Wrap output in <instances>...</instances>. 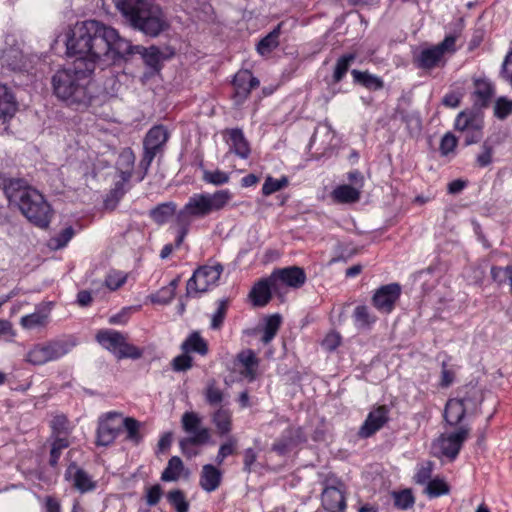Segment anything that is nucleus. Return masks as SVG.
<instances>
[{
  "label": "nucleus",
  "instance_id": "obj_1",
  "mask_svg": "<svg viewBox=\"0 0 512 512\" xmlns=\"http://www.w3.org/2000/svg\"><path fill=\"white\" fill-rule=\"evenodd\" d=\"M128 40L116 29L97 20L77 23L67 41L69 55L83 61L88 71H94L103 57L116 61L118 54L127 52Z\"/></svg>",
  "mask_w": 512,
  "mask_h": 512
},
{
  "label": "nucleus",
  "instance_id": "obj_2",
  "mask_svg": "<svg viewBox=\"0 0 512 512\" xmlns=\"http://www.w3.org/2000/svg\"><path fill=\"white\" fill-rule=\"evenodd\" d=\"M0 188L9 205L17 208L32 224L40 228L48 227L53 211L44 196L26 180L0 176Z\"/></svg>",
  "mask_w": 512,
  "mask_h": 512
},
{
  "label": "nucleus",
  "instance_id": "obj_3",
  "mask_svg": "<svg viewBox=\"0 0 512 512\" xmlns=\"http://www.w3.org/2000/svg\"><path fill=\"white\" fill-rule=\"evenodd\" d=\"M83 61H75L73 67L58 70L52 77L55 96L75 109L89 107L94 98V85Z\"/></svg>",
  "mask_w": 512,
  "mask_h": 512
},
{
  "label": "nucleus",
  "instance_id": "obj_4",
  "mask_svg": "<svg viewBox=\"0 0 512 512\" xmlns=\"http://www.w3.org/2000/svg\"><path fill=\"white\" fill-rule=\"evenodd\" d=\"M123 18L147 36L157 37L168 24L161 7L150 0H115Z\"/></svg>",
  "mask_w": 512,
  "mask_h": 512
},
{
  "label": "nucleus",
  "instance_id": "obj_5",
  "mask_svg": "<svg viewBox=\"0 0 512 512\" xmlns=\"http://www.w3.org/2000/svg\"><path fill=\"white\" fill-rule=\"evenodd\" d=\"M233 198L229 189L217 190L213 193L193 194L178 212L177 223H190L192 218H204L212 213L225 209Z\"/></svg>",
  "mask_w": 512,
  "mask_h": 512
},
{
  "label": "nucleus",
  "instance_id": "obj_6",
  "mask_svg": "<svg viewBox=\"0 0 512 512\" xmlns=\"http://www.w3.org/2000/svg\"><path fill=\"white\" fill-rule=\"evenodd\" d=\"M76 345L77 339L72 335L37 343L27 352L25 361L37 366L57 361L72 351Z\"/></svg>",
  "mask_w": 512,
  "mask_h": 512
},
{
  "label": "nucleus",
  "instance_id": "obj_7",
  "mask_svg": "<svg viewBox=\"0 0 512 512\" xmlns=\"http://www.w3.org/2000/svg\"><path fill=\"white\" fill-rule=\"evenodd\" d=\"M181 426L188 437L179 441L180 449L188 457L195 456L197 453L192 452L190 447L208 443L211 438L210 430L203 425L202 418L193 411L185 412L182 415Z\"/></svg>",
  "mask_w": 512,
  "mask_h": 512
},
{
  "label": "nucleus",
  "instance_id": "obj_8",
  "mask_svg": "<svg viewBox=\"0 0 512 512\" xmlns=\"http://www.w3.org/2000/svg\"><path fill=\"white\" fill-rule=\"evenodd\" d=\"M456 37L447 36L437 45L424 48L413 57V63L417 68L422 70H432L435 68L444 67L446 64V54H453L455 48Z\"/></svg>",
  "mask_w": 512,
  "mask_h": 512
},
{
  "label": "nucleus",
  "instance_id": "obj_9",
  "mask_svg": "<svg viewBox=\"0 0 512 512\" xmlns=\"http://www.w3.org/2000/svg\"><path fill=\"white\" fill-rule=\"evenodd\" d=\"M168 139L169 132L167 128L163 125H155L147 132L143 141V157L139 163L140 168L144 172L143 176L141 177V180L147 174L154 158L159 153L163 152L164 146Z\"/></svg>",
  "mask_w": 512,
  "mask_h": 512
},
{
  "label": "nucleus",
  "instance_id": "obj_10",
  "mask_svg": "<svg viewBox=\"0 0 512 512\" xmlns=\"http://www.w3.org/2000/svg\"><path fill=\"white\" fill-rule=\"evenodd\" d=\"M222 271L223 267L219 264L215 266L205 265L196 269L192 277L187 281L186 296L196 297L215 287Z\"/></svg>",
  "mask_w": 512,
  "mask_h": 512
},
{
  "label": "nucleus",
  "instance_id": "obj_11",
  "mask_svg": "<svg viewBox=\"0 0 512 512\" xmlns=\"http://www.w3.org/2000/svg\"><path fill=\"white\" fill-rule=\"evenodd\" d=\"M469 434L470 428L468 426H460L453 432L441 434L434 442L433 448L442 456L455 459Z\"/></svg>",
  "mask_w": 512,
  "mask_h": 512
},
{
  "label": "nucleus",
  "instance_id": "obj_12",
  "mask_svg": "<svg viewBox=\"0 0 512 512\" xmlns=\"http://www.w3.org/2000/svg\"><path fill=\"white\" fill-rule=\"evenodd\" d=\"M482 128V117L473 111H462L456 117L455 129L464 133V141L467 146L480 141Z\"/></svg>",
  "mask_w": 512,
  "mask_h": 512
},
{
  "label": "nucleus",
  "instance_id": "obj_13",
  "mask_svg": "<svg viewBox=\"0 0 512 512\" xmlns=\"http://www.w3.org/2000/svg\"><path fill=\"white\" fill-rule=\"evenodd\" d=\"M123 424L122 414L108 412L104 414L98 424L97 444L107 446L111 444L120 433Z\"/></svg>",
  "mask_w": 512,
  "mask_h": 512
},
{
  "label": "nucleus",
  "instance_id": "obj_14",
  "mask_svg": "<svg viewBox=\"0 0 512 512\" xmlns=\"http://www.w3.org/2000/svg\"><path fill=\"white\" fill-rule=\"evenodd\" d=\"M306 279L305 271L298 266L276 269L271 273V281L277 285L278 290L281 286L299 289L305 284Z\"/></svg>",
  "mask_w": 512,
  "mask_h": 512
},
{
  "label": "nucleus",
  "instance_id": "obj_15",
  "mask_svg": "<svg viewBox=\"0 0 512 512\" xmlns=\"http://www.w3.org/2000/svg\"><path fill=\"white\" fill-rule=\"evenodd\" d=\"M401 294V287L397 283H391L380 287L372 298L374 307L382 313H390Z\"/></svg>",
  "mask_w": 512,
  "mask_h": 512
},
{
  "label": "nucleus",
  "instance_id": "obj_16",
  "mask_svg": "<svg viewBox=\"0 0 512 512\" xmlns=\"http://www.w3.org/2000/svg\"><path fill=\"white\" fill-rule=\"evenodd\" d=\"M389 409L387 406H378L366 417V420L359 429L358 435L362 438H368L380 430L389 419Z\"/></svg>",
  "mask_w": 512,
  "mask_h": 512
},
{
  "label": "nucleus",
  "instance_id": "obj_17",
  "mask_svg": "<svg viewBox=\"0 0 512 512\" xmlns=\"http://www.w3.org/2000/svg\"><path fill=\"white\" fill-rule=\"evenodd\" d=\"M259 80L253 76L249 70H240L236 73L233 80L235 88L234 99L236 104H241L245 101L251 90L259 86Z\"/></svg>",
  "mask_w": 512,
  "mask_h": 512
},
{
  "label": "nucleus",
  "instance_id": "obj_18",
  "mask_svg": "<svg viewBox=\"0 0 512 512\" xmlns=\"http://www.w3.org/2000/svg\"><path fill=\"white\" fill-rule=\"evenodd\" d=\"M128 46V51L123 54H118L117 60L128 59L134 55H140L148 67L153 70H158L160 64V51L158 48L154 46L146 48L140 45H132L129 41Z\"/></svg>",
  "mask_w": 512,
  "mask_h": 512
},
{
  "label": "nucleus",
  "instance_id": "obj_19",
  "mask_svg": "<svg viewBox=\"0 0 512 512\" xmlns=\"http://www.w3.org/2000/svg\"><path fill=\"white\" fill-rule=\"evenodd\" d=\"M65 479L71 482L72 486L81 493L92 491L96 487V483L88 473L75 463L68 466L65 472Z\"/></svg>",
  "mask_w": 512,
  "mask_h": 512
},
{
  "label": "nucleus",
  "instance_id": "obj_20",
  "mask_svg": "<svg viewBox=\"0 0 512 512\" xmlns=\"http://www.w3.org/2000/svg\"><path fill=\"white\" fill-rule=\"evenodd\" d=\"M457 398L462 402L468 414H474L478 411L484 395L477 385L469 384L460 389Z\"/></svg>",
  "mask_w": 512,
  "mask_h": 512
},
{
  "label": "nucleus",
  "instance_id": "obj_21",
  "mask_svg": "<svg viewBox=\"0 0 512 512\" xmlns=\"http://www.w3.org/2000/svg\"><path fill=\"white\" fill-rule=\"evenodd\" d=\"M278 292L277 285L272 283L271 275L259 280L250 291L249 297L255 306L263 307L271 299V291Z\"/></svg>",
  "mask_w": 512,
  "mask_h": 512
},
{
  "label": "nucleus",
  "instance_id": "obj_22",
  "mask_svg": "<svg viewBox=\"0 0 512 512\" xmlns=\"http://www.w3.org/2000/svg\"><path fill=\"white\" fill-rule=\"evenodd\" d=\"M322 506L327 512H344L346 502L343 491L334 486L326 487L322 492Z\"/></svg>",
  "mask_w": 512,
  "mask_h": 512
},
{
  "label": "nucleus",
  "instance_id": "obj_23",
  "mask_svg": "<svg viewBox=\"0 0 512 512\" xmlns=\"http://www.w3.org/2000/svg\"><path fill=\"white\" fill-rule=\"evenodd\" d=\"M226 134L228 135L227 144L229 145V151L242 159H247L250 155L251 149L243 131L241 129L234 128L227 130Z\"/></svg>",
  "mask_w": 512,
  "mask_h": 512
},
{
  "label": "nucleus",
  "instance_id": "obj_24",
  "mask_svg": "<svg viewBox=\"0 0 512 512\" xmlns=\"http://www.w3.org/2000/svg\"><path fill=\"white\" fill-rule=\"evenodd\" d=\"M304 440L305 437L301 428H290L273 444L272 450L279 455H285L293 445L303 442Z\"/></svg>",
  "mask_w": 512,
  "mask_h": 512
},
{
  "label": "nucleus",
  "instance_id": "obj_25",
  "mask_svg": "<svg viewBox=\"0 0 512 512\" xmlns=\"http://www.w3.org/2000/svg\"><path fill=\"white\" fill-rule=\"evenodd\" d=\"M222 472L212 464L202 467L199 485L206 492L215 491L221 484Z\"/></svg>",
  "mask_w": 512,
  "mask_h": 512
},
{
  "label": "nucleus",
  "instance_id": "obj_26",
  "mask_svg": "<svg viewBox=\"0 0 512 512\" xmlns=\"http://www.w3.org/2000/svg\"><path fill=\"white\" fill-rule=\"evenodd\" d=\"M466 414H468V411L457 397L447 401L444 410V419L448 425H458Z\"/></svg>",
  "mask_w": 512,
  "mask_h": 512
},
{
  "label": "nucleus",
  "instance_id": "obj_27",
  "mask_svg": "<svg viewBox=\"0 0 512 512\" xmlns=\"http://www.w3.org/2000/svg\"><path fill=\"white\" fill-rule=\"evenodd\" d=\"M16 111L14 96L8 87L0 83V123L4 124Z\"/></svg>",
  "mask_w": 512,
  "mask_h": 512
},
{
  "label": "nucleus",
  "instance_id": "obj_28",
  "mask_svg": "<svg viewBox=\"0 0 512 512\" xmlns=\"http://www.w3.org/2000/svg\"><path fill=\"white\" fill-rule=\"evenodd\" d=\"M212 423L220 437L226 436L232 430V412L224 407H219L212 414Z\"/></svg>",
  "mask_w": 512,
  "mask_h": 512
},
{
  "label": "nucleus",
  "instance_id": "obj_29",
  "mask_svg": "<svg viewBox=\"0 0 512 512\" xmlns=\"http://www.w3.org/2000/svg\"><path fill=\"white\" fill-rule=\"evenodd\" d=\"M474 87V104L479 107L486 106L494 93L492 84L486 79H476Z\"/></svg>",
  "mask_w": 512,
  "mask_h": 512
},
{
  "label": "nucleus",
  "instance_id": "obj_30",
  "mask_svg": "<svg viewBox=\"0 0 512 512\" xmlns=\"http://www.w3.org/2000/svg\"><path fill=\"white\" fill-rule=\"evenodd\" d=\"M124 336L125 335L119 331L100 330L96 335V339L105 349L116 354Z\"/></svg>",
  "mask_w": 512,
  "mask_h": 512
},
{
  "label": "nucleus",
  "instance_id": "obj_31",
  "mask_svg": "<svg viewBox=\"0 0 512 512\" xmlns=\"http://www.w3.org/2000/svg\"><path fill=\"white\" fill-rule=\"evenodd\" d=\"M238 361L243 366L241 374L253 380L259 365L258 358L252 350H245L238 354Z\"/></svg>",
  "mask_w": 512,
  "mask_h": 512
},
{
  "label": "nucleus",
  "instance_id": "obj_32",
  "mask_svg": "<svg viewBox=\"0 0 512 512\" xmlns=\"http://www.w3.org/2000/svg\"><path fill=\"white\" fill-rule=\"evenodd\" d=\"M49 312L45 310H36L35 312L25 315L20 319V325L26 330H34L43 328L48 324Z\"/></svg>",
  "mask_w": 512,
  "mask_h": 512
},
{
  "label": "nucleus",
  "instance_id": "obj_33",
  "mask_svg": "<svg viewBox=\"0 0 512 512\" xmlns=\"http://www.w3.org/2000/svg\"><path fill=\"white\" fill-rule=\"evenodd\" d=\"M135 163V155L131 149L122 151L117 160V168L124 182L130 180Z\"/></svg>",
  "mask_w": 512,
  "mask_h": 512
},
{
  "label": "nucleus",
  "instance_id": "obj_34",
  "mask_svg": "<svg viewBox=\"0 0 512 512\" xmlns=\"http://www.w3.org/2000/svg\"><path fill=\"white\" fill-rule=\"evenodd\" d=\"M332 197L339 203H354L360 198V190L350 185H340L333 190Z\"/></svg>",
  "mask_w": 512,
  "mask_h": 512
},
{
  "label": "nucleus",
  "instance_id": "obj_35",
  "mask_svg": "<svg viewBox=\"0 0 512 512\" xmlns=\"http://www.w3.org/2000/svg\"><path fill=\"white\" fill-rule=\"evenodd\" d=\"M355 82L363 85L371 90H380L383 88L384 83L381 78L370 74L367 71L352 70L351 72Z\"/></svg>",
  "mask_w": 512,
  "mask_h": 512
},
{
  "label": "nucleus",
  "instance_id": "obj_36",
  "mask_svg": "<svg viewBox=\"0 0 512 512\" xmlns=\"http://www.w3.org/2000/svg\"><path fill=\"white\" fill-rule=\"evenodd\" d=\"M185 353L197 352L201 355H206L208 352V346L206 341L199 335V333H192L181 346Z\"/></svg>",
  "mask_w": 512,
  "mask_h": 512
},
{
  "label": "nucleus",
  "instance_id": "obj_37",
  "mask_svg": "<svg viewBox=\"0 0 512 512\" xmlns=\"http://www.w3.org/2000/svg\"><path fill=\"white\" fill-rule=\"evenodd\" d=\"M176 211V204L173 202H167L159 204L157 207L151 210L150 215L152 219L158 223H166Z\"/></svg>",
  "mask_w": 512,
  "mask_h": 512
},
{
  "label": "nucleus",
  "instance_id": "obj_38",
  "mask_svg": "<svg viewBox=\"0 0 512 512\" xmlns=\"http://www.w3.org/2000/svg\"><path fill=\"white\" fill-rule=\"evenodd\" d=\"M184 469L182 460L178 456H173L167 464L161 475V480L170 482L176 481L180 478V475Z\"/></svg>",
  "mask_w": 512,
  "mask_h": 512
},
{
  "label": "nucleus",
  "instance_id": "obj_39",
  "mask_svg": "<svg viewBox=\"0 0 512 512\" xmlns=\"http://www.w3.org/2000/svg\"><path fill=\"white\" fill-rule=\"evenodd\" d=\"M394 505L400 510L412 508L415 504V497L411 489L392 492Z\"/></svg>",
  "mask_w": 512,
  "mask_h": 512
},
{
  "label": "nucleus",
  "instance_id": "obj_40",
  "mask_svg": "<svg viewBox=\"0 0 512 512\" xmlns=\"http://www.w3.org/2000/svg\"><path fill=\"white\" fill-rule=\"evenodd\" d=\"M2 61L12 70H22L25 68L24 57L17 49H8L3 51Z\"/></svg>",
  "mask_w": 512,
  "mask_h": 512
},
{
  "label": "nucleus",
  "instance_id": "obj_41",
  "mask_svg": "<svg viewBox=\"0 0 512 512\" xmlns=\"http://www.w3.org/2000/svg\"><path fill=\"white\" fill-rule=\"evenodd\" d=\"M206 402L211 406L220 405L225 398L222 390L216 385L215 380H210L204 391Z\"/></svg>",
  "mask_w": 512,
  "mask_h": 512
},
{
  "label": "nucleus",
  "instance_id": "obj_42",
  "mask_svg": "<svg viewBox=\"0 0 512 512\" xmlns=\"http://www.w3.org/2000/svg\"><path fill=\"white\" fill-rule=\"evenodd\" d=\"M238 447V440L234 436L227 437L226 441L223 442L218 450L215 461L218 465H221L225 458L236 453Z\"/></svg>",
  "mask_w": 512,
  "mask_h": 512
},
{
  "label": "nucleus",
  "instance_id": "obj_43",
  "mask_svg": "<svg viewBox=\"0 0 512 512\" xmlns=\"http://www.w3.org/2000/svg\"><path fill=\"white\" fill-rule=\"evenodd\" d=\"M202 180L205 183L222 186L230 181V174L219 169L210 171L207 169L203 170Z\"/></svg>",
  "mask_w": 512,
  "mask_h": 512
},
{
  "label": "nucleus",
  "instance_id": "obj_44",
  "mask_svg": "<svg viewBox=\"0 0 512 512\" xmlns=\"http://www.w3.org/2000/svg\"><path fill=\"white\" fill-rule=\"evenodd\" d=\"M280 325V315L274 314L266 318L264 334L261 339L264 344H268L275 337L280 328Z\"/></svg>",
  "mask_w": 512,
  "mask_h": 512
},
{
  "label": "nucleus",
  "instance_id": "obj_45",
  "mask_svg": "<svg viewBox=\"0 0 512 512\" xmlns=\"http://www.w3.org/2000/svg\"><path fill=\"white\" fill-rule=\"evenodd\" d=\"M115 355L118 359H123V358L139 359L142 357L143 352L141 349H139L135 345L128 343L127 337L124 336L123 341L121 342Z\"/></svg>",
  "mask_w": 512,
  "mask_h": 512
},
{
  "label": "nucleus",
  "instance_id": "obj_46",
  "mask_svg": "<svg viewBox=\"0 0 512 512\" xmlns=\"http://www.w3.org/2000/svg\"><path fill=\"white\" fill-rule=\"evenodd\" d=\"M167 500L176 509V512H188L189 502L186 500L183 491L179 489L171 490L167 494Z\"/></svg>",
  "mask_w": 512,
  "mask_h": 512
},
{
  "label": "nucleus",
  "instance_id": "obj_47",
  "mask_svg": "<svg viewBox=\"0 0 512 512\" xmlns=\"http://www.w3.org/2000/svg\"><path fill=\"white\" fill-rule=\"evenodd\" d=\"M450 491L448 484L442 479L430 480L425 487L424 492L430 497L435 498L441 495H446Z\"/></svg>",
  "mask_w": 512,
  "mask_h": 512
},
{
  "label": "nucleus",
  "instance_id": "obj_48",
  "mask_svg": "<svg viewBox=\"0 0 512 512\" xmlns=\"http://www.w3.org/2000/svg\"><path fill=\"white\" fill-rule=\"evenodd\" d=\"M288 185L287 177L283 176L280 179H274L271 176H267L262 186V193L265 196H269L277 191L282 190Z\"/></svg>",
  "mask_w": 512,
  "mask_h": 512
},
{
  "label": "nucleus",
  "instance_id": "obj_49",
  "mask_svg": "<svg viewBox=\"0 0 512 512\" xmlns=\"http://www.w3.org/2000/svg\"><path fill=\"white\" fill-rule=\"evenodd\" d=\"M73 236L74 229L71 226L66 227L58 235L49 240V247L55 250L61 249L67 245Z\"/></svg>",
  "mask_w": 512,
  "mask_h": 512
},
{
  "label": "nucleus",
  "instance_id": "obj_50",
  "mask_svg": "<svg viewBox=\"0 0 512 512\" xmlns=\"http://www.w3.org/2000/svg\"><path fill=\"white\" fill-rule=\"evenodd\" d=\"M68 446L69 441L67 439V436H55V440L52 443L50 451L49 463L51 466H55L57 464L62 450L67 448Z\"/></svg>",
  "mask_w": 512,
  "mask_h": 512
},
{
  "label": "nucleus",
  "instance_id": "obj_51",
  "mask_svg": "<svg viewBox=\"0 0 512 512\" xmlns=\"http://www.w3.org/2000/svg\"><path fill=\"white\" fill-rule=\"evenodd\" d=\"M354 54H346L340 57L336 63L333 78L335 82H340L345 76L346 72L349 69V66L352 61H354Z\"/></svg>",
  "mask_w": 512,
  "mask_h": 512
},
{
  "label": "nucleus",
  "instance_id": "obj_52",
  "mask_svg": "<svg viewBox=\"0 0 512 512\" xmlns=\"http://www.w3.org/2000/svg\"><path fill=\"white\" fill-rule=\"evenodd\" d=\"M122 427H124L127 431L128 440L136 444L141 441V435L139 433L140 423L136 419L132 417L123 418Z\"/></svg>",
  "mask_w": 512,
  "mask_h": 512
},
{
  "label": "nucleus",
  "instance_id": "obj_53",
  "mask_svg": "<svg viewBox=\"0 0 512 512\" xmlns=\"http://www.w3.org/2000/svg\"><path fill=\"white\" fill-rule=\"evenodd\" d=\"M278 45V32L276 30L269 33L257 45V51L261 55L271 52Z\"/></svg>",
  "mask_w": 512,
  "mask_h": 512
},
{
  "label": "nucleus",
  "instance_id": "obj_54",
  "mask_svg": "<svg viewBox=\"0 0 512 512\" xmlns=\"http://www.w3.org/2000/svg\"><path fill=\"white\" fill-rule=\"evenodd\" d=\"M354 318L358 326L368 327L375 322V316L371 315L367 306H357L354 310Z\"/></svg>",
  "mask_w": 512,
  "mask_h": 512
},
{
  "label": "nucleus",
  "instance_id": "obj_55",
  "mask_svg": "<svg viewBox=\"0 0 512 512\" xmlns=\"http://www.w3.org/2000/svg\"><path fill=\"white\" fill-rule=\"evenodd\" d=\"M493 153V146L488 141L483 142L481 152L476 157L477 166L483 168L490 165L492 163Z\"/></svg>",
  "mask_w": 512,
  "mask_h": 512
},
{
  "label": "nucleus",
  "instance_id": "obj_56",
  "mask_svg": "<svg viewBox=\"0 0 512 512\" xmlns=\"http://www.w3.org/2000/svg\"><path fill=\"white\" fill-rule=\"evenodd\" d=\"M433 466L434 465L431 461L422 463L414 475V481L420 485L427 484L431 480Z\"/></svg>",
  "mask_w": 512,
  "mask_h": 512
},
{
  "label": "nucleus",
  "instance_id": "obj_57",
  "mask_svg": "<svg viewBox=\"0 0 512 512\" xmlns=\"http://www.w3.org/2000/svg\"><path fill=\"white\" fill-rule=\"evenodd\" d=\"M127 280V275L123 272L113 271L105 279V285L111 291L120 288Z\"/></svg>",
  "mask_w": 512,
  "mask_h": 512
},
{
  "label": "nucleus",
  "instance_id": "obj_58",
  "mask_svg": "<svg viewBox=\"0 0 512 512\" xmlns=\"http://www.w3.org/2000/svg\"><path fill=\"white\" fill-rule=\"evenodd\" d=\"M51 427L55 436H67L69 431L68 419L64 415H56L51 422Z\"/></svg>",
  "mask_w": 512,
  "mask_h": 512
},
{
  "label": "nucleus",
  "instance_id": "obj_59",
  "mask_svg": "<svg viewBox=\"0 0 512 512\" xmlns=\"http://www.w3.org/2000/svg\"><path fill=\"white\" fill-rule=\"evenodd\" d=\"M494 113L497 118L505 119L512 113V100L499 98L495 103Z\"/></svg>",
  "mask_w": 512,
  "mask_h": 512
},
{
  "label": "nucleus",
  "instance_id": "obj_60",
  "mask_svg": "<svg viewBox=\"0 0 512 512\" xmlns=\"http://www.w3.org/2000/svg\"><path fill=\"white\" fill-rule=\"evenodd\" d=\"M227 310V303L224 300H221L216 312L212 316L211 328L219 329L224 321Z\"/></svg>",
  "mask_w": 512,
  "mask_h": 512
},
{
  "label": "nucleus",
  "instance_id": "obj_61",
  "mask_svg": "<svg viewBox=\"0 0 512 512\" xmlns=\"http://www.w3.org/2000/svg\"><path fill=\"white\" fill-rule=\"evenodd\" d=\"M457 145L456 137L451 133H446L440 142V151L442 155H447L452 152Z\"/></svg>",
  "mask_w": 512,
  "mask_h": 512
},
{
  "label": "nucleus",
  "instance_id": "obj_62",
  "mask_svg": "<svg viewBox=\"0 0 512 512\" xmlns=\"http://www.w3.org/2000/svg\"><path fill=\"white\" fill-rule=\"evenodd\" d=\"M192 366V358L184 352V354L175 357L172 361V367L175 371H186Z\"/></svg>",
  "mask_w": 512,
  "mask_h": 512
},
{
  "label": "nucleus",
  "instance_id": "obj_63",
  "mask_svg": "<svg viewBox=\"0 0 512 512\" xmlns=\"http://www.w3.org/2000/svg\"><path fill=\"white\" fill-rule=\"evenodd\" d=\"M163 494L162 488L159 484H155L147 489L146 502L149 506H155L161 499Z\"/></svg>",
  "mask_w": 512,
  "mask_h": 512
},
{
  "label": "nucleus",
  "instance_id": "obj_64",
  "mask_svg": "<svg viewBox=\"0 0 512 512\" xmlns=\"http://www.w3.org/2000/svg\"><path fill=\"white\" fill-rule=\"evenodd\" d=\"M179 284V278H176L170 282L167 287L161 289V293H167V297L165 298H157L155 299L156 303L166 304L169 303L175 295V290Z\"/></svg>",
  "mask_w": 512,
  "mask_h": 512
}]
</instances>
